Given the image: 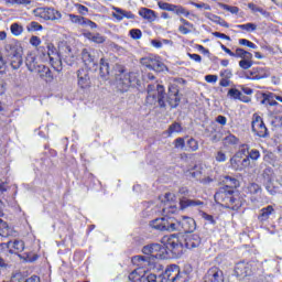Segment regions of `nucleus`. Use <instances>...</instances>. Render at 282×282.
<instances>
[{
    "label": "nucleus",
    "mask_w": 282,
    "mask_h": 282,
    "mask_svg": "<svg viewBox=\"0 0 282 282\" xmlns=\"http://www.w3.org/2000/svg\"><path fill=\"white\" fill-rule=\"evenodd\" d=\"M162 242L165 247H162L160 243L144 246L142 252L148 254V257L137 256L132 258V263L137 269L129 274L130 281L158 282V275L147 273V270L153 265L152 261H155V259H169V251L166 250H170L176 259L184 254V245L182 243V238H178L177 235L165 236Z\"/></svg>",
    "instance_id": "f257e3e1"
},
{
    "label": "nucleus",
    "mask_w": 282,
    "mask_h": 282,
    "mask_svg": "<svg viewBox=\"0 0 282 282\" xmlns=\"http://www.w3.org/2000/svg\"><path fill=\"white\" fill-rule=\"evenodd\" d=\"M47 58L56 72H61V69H63V61L69 66L74 65V63L78 61V56H76L74 51H72V46L67 44L61 46L59 53L56 51L54 45L50 44L47 46Z\"/></svg>",
    "instance_id": "f03ea898"
},
{
    "label": "nucleus",
    "mask_w": 282,
    "mask_h": 282,
    "mask_svg": "<svg viewBox=\"0 0 282 282\" xmlns=\"http://www.w3.org/2000/svg\"><path fill=\"white\" fill-rule=\"evenodd\" d=\"M216 204H220L230 210H239L241 208V200L235 195V192L228 187H221L214 196Z\"/></svg>",
    "instance_id": "7ed1b4c3"
},
{
    "label": "nucleus",
    "mask_w": 282,
    "mask_h": 282,
    "mask_svg": "<svg viewBox=\"0 0 282 282\" xmlns=\"http://www.w3.org/2000/svg\"><path fill=\"white\" fill-rule=\"evenodd\" d=\"M4 52L12 69H19L23 65V47L18 41L4 45Z\"/></svg>",
    "instance_id": "20e7f679"
},
{
    "label": "nucleus",
    "mask_w": 282,
    "mask_h": 282,
    "mask_svg": "<svg viewBox=\"0 0 282 282\" xmlns=\"http://www.w3.org/2000/svg\"><path fill=\"white\" fill-rule=\"evenodd\" d=\"M145 102L151 107H153V105H159L161 108L166 107V101H164V86L148 85V96Z\"/></svg>",
    "instance_id": "39448f33"
},
{
    "label": "nucleus",
    "mask_w": 282,
    "mask_h": 282,
    "mask_svg": "<svg viewBox=\"0 0 282 282\" xmlns=\"http://www.w3.org/2000/svg\"><path fill=\"white\" fill-rule=\"evenodd\" d=\"M174 224L176 225L174 227V232L176 230L178 232H195L197 228V223H195V219L188 216H182L181 218L174 217Z\"/></svg>",
    "instance_id": "423d86ee"
},
{
    "label": "nucleus",
    "mask_w": 282,
    "mask_h": 282,
    "mask_svg": "<svg viewBox=\"0 0 282 282\" xmlns=\"http://www.w3.org/2000/svg\"><path fill=\"white\" fill-rule=\"evenodd\" d=\"M151 228L154 230H166L167 232H174V228L177 226L174 224V217L165 216L162 218H156L150 223Z\"/></svg>",
    "instance_id": "0eeeda50"
},
{
    "label": "nucleus",
    "mask_w": 282,
    "mask_h": 282,
    "mask_svg": "<svg viewBox=\"0 0 282 282\" xmlns=\"http://www.w3.org/2000/svg\"><path fill=\"white\" fill-rule=\"evenodd\" d=\"M33 14L44 21H61L63 19L61 11L52 8H37L33 11Z\"/></svg>",
    "instance_id": "6e6552de"
},
{
    "label": "nucleus",
    "mask_w": 282,
    "mask_h": 282,
    "mask_svg": "<svg viewBox=\"0 0 282 282\" xmlns=\"http://www.w3.org/2000/svg\"><path fill=\"white\" fill-rule=\"evenodd\" d=\"M140 63L143 67H147V69H152V72H166V65L155 56L142 57Z\"/></svg>",
    "instance_id": "1a4fd4ad"
},
{
    "label": "nucleus",
    "mask_w": 282,
    "mask_h": 282,
    "mask_svg": "<svg viewBox=\"0 0 282 282\" xmlns=\"http://www.w3.org/2000/svg\"><path fill=\"white\" fill-rule=\"evenodd\" d=\"M161 282H182V272L180 271V265L170 264L165 269Z\"/></svg>",
    "instance_id": "9d476101"
},
{
    "label": "nucleus",
    "mask_w": 282,
    "mask_h": 282,
    "mask_svg": "<svg viewBox=\"0 0 282 282\" xmlns=\"http://www.w3.org/2000/svg\"><path fill=\"white\" fill-rule=\"evenodd\" d=\"M163 204V213L165 215H175L180 210L177 208V196L171 192L164 195Z\"/></svg>",
    "instance_id": "9b49d317"
},
{
    "label": "nucleus",
    "mask_w": 282,
    "mask_h": 282,
    "mask_svg": "<svg viewBox=\"0 0 282 282\" xmlns=\"http://www.w3.org/2000/svg\"><path fill=\"white\" fill-rule=\"evenodd\" d=\"M158 6L160 10H165L166 12H173L174 14H176V17H182V15L186 18L191 17V12L182 6H176L169 2H158Z\"/></svg>",
    "instance_id": "f8f14e48"
},
{
    "label": "nucleus",
    "mask_w": 282,
    "mask_h": 282,
    "mask_svg": "<svg viewBox=\"0 0 282 282\" xmlns=\"http://www.w3.org/2000/svg\"><path fill=\"white\" fill-rule=\"evenodd\" d=\"M252 131L258 135V138H268V135H270L268 127H265V123L263 122V118L259 115H253Z\"/></svg>",
    "instance_id": "ddd939ff"
},
{
    "label": "nucleus",
    "mask_w": 282,
    "mask_h": 282,
    "mask_svg": "<svg viewBox=\"0 0 282 282\" xmlns=\"http://www.w3.org/2000/svg\"><path fill=\"white\" fill-rule=\"evenodd\" d=\"M182 97H180V88L176 85H170L167 91L166 102L170 105L172 109L180 107V102Z\"/></svg>",
    "instance_id": "4468645a"
},
{
    "label": "nucleus",
    "mask_w": 282,
    "mask_h": 282,
    "mask_svg": "<svg viewBox=\"0 0 282 282\" xmlns=\"http://www.w3.org/2000/svg\"><path fill=\"white\" fill-rule=\"evenodd\" d=\"M236 58H240L238 63L240 69L248 70L254 65V61H252V53L243 48L240 50V53H238V56H236Z\"/></svg>",
    "instance_id": "2eb2a0df"
},
{
    "label": "nucleus",
    "mask_w": 282,
    "mask_h": 282,
    "mask_svg": "<svg viewBox=\"0 0 282 282\" xmlns=\"http://www.w3.org/2000/svg\"><path fill=\"white\" fill-rule=\"evenodd\" d=\"M77 85L79 89H89L91 87V78L87 68L77 70Z\"/></svg>",
    "instance_id": "dca6fc26"
},
{
    "label": "nucleus",
    "mask_w": 282,
    "mask_h": 282,
    "mask_svg": "<svg viewBox=\"0 0 282 282\" xmlns=\"http://www.w3.org/2000/svg\"><path fill=\"white\" fill-rule=\"evenodd\" d=\"M268 77H270V70L263 67H254L246 73V78L248 80H261Z\"/></svg>",
    "instance_id": "f3484780"
},
{
    "label": "nucleus",
    "mask_w": 282,
    "mask_h": 282,
    "mask_svg": "<svg viewBox=\"0 0 282 282\" xmlns=\"http://www.w3.org/2000/svg\"><path fill=\"white\" fill-rule=\"evenodd\" d=\"M69 21L72 23H75L76 25H82L83 28H90V30H96V28H98V24H96L94 21L85 18V17H80V15H76V14H67Z\"/></svg>",
    "instance_id": "a211bd4d"
},
{
    "label": "nucleus",
    "mask_w": 282,
    "mask_h": 282,
    "mask_svg": "<svg viewBox=\"0 0 282 282\" xmlns=\"http://www.w3.org/2000/svg\"><path fill=\"white\" fill-rule=\"evenodd\" d=\"M229 162L232 171H246L250 166V159H242L239 155H234Z\"/></svg>",
    "instance_id": "6ab92c4d"
},
{
    "label": "nucleus",
    "mask_w": 282,
    "mask_h": 282,
    "mask_svg": "<svg viewBox=\"0 0 282 282\" xmlns=\"http://www.w3.org/2000/svg\"><path fill=\"white\" fill-rule=\"evenodd\" d=\"M205 282H224V271L217 267L210 268L205 275Z\"/></svg>",
    "instance_id": "aec40b11"
},
{
    "label": "nucleus",
    "mask_w": 282,
    "mask_h": 282,
    "mask_svg": "<svg viewBox=\"0 0 282 282\" xmlns=\"http://www.w3.org/2000/svg\"><path fill=\"white\" fill-rule=\"evenodd\" d=\"M206 206V203L199 200V199H191L186 197L180 198V209L186 210V208H204Z\"/></svg>",
    "instance_id": "412c9836"
},
{
    "label": "nucleus",
    "mask_w": 282,
    "mask_h": 282,
    "mask_svg": "<svg viewBox=\"0 0 282 282\" xmlns=\"http://www.w3.org/2000/svg\"><path fill=\"white\" fill-rule=\"evenodd\" d=\"M235 274L238 279H246V276H250V274H252V265L246 262L237 263Z\"/></svg>",
    "instance_id": "4be33fe9"
},
{
    "label": "nucleus",
    "mask_w": 282,
    "mask_h": 282,
    "mask_svg": "<svg viewBox=\"0 0 282 282\" xmlns=\"http://www.w3.org/2000/svg\"><path fill=\"white\" fill-rule=\"evenodd\" d=\"M0 217H3V202L0 200ZM14 229L8 226L3 219L0 218V237H12Z\"/></svg>",
    "instance_id": "5701e85b"
},
{
    "label": "nucleus",
    "mask_w": 282,
    "mask_h": 282,
    "mask_svg": "<svg viewBox=\"0 0 282 282\" xmlns=\"http://www.w3.org/2000/svg\"><path fill=\"white\" fill-rule=\"evenodd\" d=\"M228 98H231V100H240V102H251L252 98L243 95L239 89L237 88H230L227 93Z\"/></svg>",
    "instance_id": "b1692460"
},
{
    "label": "nucleus",
    "mask_w": 282,
    "mask_h": 282,
    "mask_svg": "<svg viewBox=\"0 0 282 282\" xmlns=\"http://www.w3.org/2000/svg\"><path fill=\"white\" fill-rule=\"evenodd\" d=\"M185 246L188 250H195V248H199V246H202V237L196 234L186 236Z\"/></svg>",
    "instance_id": "393cba45"
},
{
    "label": "nucleus",
    "mask_w": 282,
    "mask_h": 282,
    "mask_svg": "<svg viewBox=\"0 0 282 282\" xmlns=\"http://www.w3.org/2000/svg\"><path fill=\"white\" fill-rule=\"evenodd\" d=\"M274 213V206L268 205L267 207L260 209L258 215V221H260V224H265L267 221H270V217H272Z\"/></svg>",
    "instance_id": "a878e982"
},
{
    "label": "nucleus",
    "mask_w": 282,
    "mask_h": 282,
    "mask_svg": "<svg viewBox=\"0 0 282 282\" xmlns=\"http://www.w3.org/2000/svg\"><path fill=\"white\" fill-rule=\"evenodd\" d=\"M39 74L40 78L45 80L46 83H52L54 80V76H52V70H50V67L45 65H39L36 67V70H34Z\"/></svg>",
    "instance_id": "bb28decb"
},
{
    "label": "nucleus",
    "mask_w": 282,
    "mask_h": 282,
    "mask_svg": "<svg viewBox=\"0 0 282 282\" xmlns=\"http://www.w3.org/2000/svg\"><path fill=\"white\" fill-rule=\"evenodd\" d=\"M139 14L142 17V19H144L149 23H153V21L158 19V14H155V11L147 8L140 9Z\"/></svg>",
    "instance_id": "cd10ccee"
},
{
    "label": "nucleus",
    "mask_w": 282,
    "mask_h": 282,
    "mask_svg": "<svg viewBox=\"0 0 282 282\" xmlns=\"http://www.w3.org/2000/svg\"><path fill=\"white\" fill-rule=\"evenodd\" d=\"M25 65L29 72H36V68L40 65L39 62L36 61V55L29 53L26 55Z\"/></svg>",
    "instance_id": "c85d7f7f"
},
{
    "label": "nucleus",
    "mask_w": 282,
    "mask_h": 282,
    "mask_svg": "<svg viewBox=\"0 0 282 282\" xmlns=\"http://www.w3.org/2000/svg\"><path fill=\"white\" fill-rule=\"evenodd\" d=\"M262 98V105H265V102H268L270 107L279 106V102L276 101V95H274V93H263Z\"/></svg>",
    "instance_id": "c756f323"
},
{
    "label": "nucleus",
    "mask_w": 282,
    "mask_h": 282,
    "mask_svg": "<svg viewBox=\"0 0 282 282\" xmlns=\"http://www.w3.org/2000/svg\"><path fill=\"white\" fill-rule=\"evenodd\" d=\"M249 10H251L252 14H257V12H259L264 19H270V12H268V10L250 2L247 4Z\"/></svg>",
    "instance_id": "7c9ffc66"
},
{
    "label": "nucleus",
    "mask_w": 282,
    "mask_h": 282,
    "mask_svg": "<svg viewBox=\"0 0 282 282\" xmlns=\"http://www.w3.org/2000/svg\"><path fill=\"white\" fill-rule=\"evenodd\" d=\"M95 54H96V51H94V50H91V51H89L87 48L83 50L82 58H83L85 65H90V63H94Z\"/></svg>",
    "instance_id": "2f4dec72"
},
{
    "label": "nucleus",
    "mask_w": 282,
    "mask_h": 282,
    "mask_svg": "<svg viewBox=\"0 0 282 282\" xmlns=\"http://www.w3.org/2000/svg\"><path fill=\"white\" fill-rule=\"evenodd\" d=\"M84 36L86 39H88V41H91L93 43H105L106 39L105 36H102V34L100 33H91V32H87L84 34Z\"/></svg>",
    "instance_id": "473e14b6"
},
{
    "label": "nucleus",
    "mask_w": 282,
    "mask_h": 282,
    "mask_svg": "<svg viewBox=\"0 0 282 282\" xmlns=\"http://www.w3.org/2000/svg\"><path fill=\"white\" fill-rule=\"evenodd\" d=\"M117 83L122 89H127L128 87H131V80L124 73H121L120 75H118Z\"/></svg>",
    "instance_id": "72a5a7b5"
},
{
    "label": "nucleus",
    "mask_w": 282,
    "mask_h": 282,
    "mask_svg": "<svg viewBox=\"0 0 282 282\" xmlns=\"http://www.w3.org/2000/svg\"><path fill=\"white\" fill-rule=\"evenodd\" d=\"M182 131H183L182 124H180L178 122H174L169 127L165 133L167 138H171V135H173L174 133H182Z\"/></svg>",
    "instance_id": "f704fd0d"
},
{
    "label": "nucleus",
    "mask_w": 282,
    "mask_h": 282,
    "mask_svg": "<svg viewBox=\"0 0 282 282\" xmlns=\"http://www.w3.org/2000/svg\"><path fill=\"white\" fill-rule=\"evenodd\" d=\"M271 126L274 129H282V116L281 115H272L270 119Z\"/></svg>",
    "instance_id": "c9c22d12"
},
{
    "label": "nucleus",
    "mask_w": 282,
    "mask_h": 282,
    "mask_svg": "<svg viewBox=\"0 0 282 282\" xmlns=\"http://www.w3.org/2000/svg\"><path fill=\"white\" fill-rule=\"evenodd\" d=\"M10 30H11V34H13V36H21V34H23V32H24L23 25L17 23V22L11 24Z\"/></svg>",
    "instance_id": "e433bc0d"
},
{
    "label": "nucleus",
    "mask_w": 282,
    "mask_h": 282,
    "mask_svg": "<svg viewBox=\"0 0 282 282\" xmlns=\"http://www.w3.org/2000/svg\"><path fill=\"white\" fill-rule=\"evenodd\" d=\"M15 251L14 252H23L25 250V243L22 240H14L13 242H8Z\"/></svg>",
    "instance_id": "4c0bfd02"
},
{
    "label": "nucleus",
    "mask_w": 282,
    "mask_h": 282,
    "mask_svg": "<svg viewBox=\"0 0 282 282\" xmlns=\"http://www.w3.org/2000/svg\"><path fill=\"white\" fill-rule=\"evenodd\" d=\"M238 30H245V32H254L257 30V24L254 23H246L236 25Z\"/></svg>",
    "instance_id": "58836bf2"
},
{
    "label": "nucleus",
    "mask_w": 282,
    "mask_h": 282,
    "mask_svg": "<svg viewBox=\"0 0 282 282\" xmlns=\"http://www.w3.org/2000/svg\"><path fill=\"white\" fill-rule=\"evenodd\" d=\"M112 10L115 11L112 13L113 19L117 21H122L124 19V9L113 7Z\"/></svg>",
    "instance_id": "ea45409f"
},
{
    "label": "nucleus",
    "mask_w": 282,
    "mask_h": 282,
    "mask_svg": "<svg viewBox=\"0 0 282 282\" xmlns=\"http://www.w3.org/2000/svg\"><path fill=\"white\" fill-rule=\"evenodd\" d=\"M247 191L250 195H259L261 193V186H259V184L251 183L247 186Z\"/></svg>",
    "instance_id": "a19ab883"
},
{
    "label": "nucleus",
    "mask_w": 282,
    "mask_h": 282,
    "mask_svg": "<svg viewBox=\"0 0 282 282\" xmlns=\"http://www.w3.org/2000/svg\"><path fill=\"white\" fill-rule=\"evenodd\" d=\"M250 153V145L248 144H243L241 145V148L239 149V151L235 154V155H238V158H248Z\"/></svg>",
    "instance_id": "79ce46f5"
},
{
    "label": "nucleus",
    "mask_w": 282,
    "mask_h": 282,
    "mask_svg": "<svg viewBox=\"0 0 282 282\" xmlns=\"http://www.w3.org/2000/svg\"><path fill=\"white\" fill-rule=\"evenodd\" d=\"M219 8L223 10H226L227 12H230L231 14H239V7H231L228 4H224L221 2L218 3Z\"/></svg>",
    "instance_id": "37998d69"
},
{
    "label": "nucleus",
    "mask_w": 282,
    "mask_h": 282,
    "mask_svg": "<svg viewBox=\"0 0 282 282\" xmlns=\"http://www.w3.org/2000/svg\"><path fill=\"white\" fill-rule=\"evenodd\" d=\"M28 32H41L43 30V25H41L39 22H31L29 25H26Z\"/></svg>",
    "instance_id": "c03bdc74"
},
{
    "label": "nucleus",
    "mask_w": 282,
    "mask_h": 282,
    "mask_svg": "<svg viewBox=\"0 0 282 282\" xmlns=\"http://www.w3.org/2000/svg\"><path fill=\"white\" fill-rule=\"evenodd\" d=\"M221 50L225 51L226 54H228V56H231L232 58H237V56L239 55V53L241 52V48H236L234 52L226 47V45L221 44Z\"/></svg>",
    "instance_id": "a18cd8bd"
},
{
    "label": "nucleus",
    "mask_w": 282,
    "mask_h": 282,
    "mask_svg": "<svg viewBox=\"0 0 282 282\" xmlns=\"http://www.w3.org/2000/svg\"><path fill=\"white\" fill-rule=\"evenodd\" d=\"M129 35L134 41H140V39H142V31L140 29H132L129 31Z\"/></svg>",
    "instance_id": "49530a36"
},
{
    "label": "nucleus",
    "mask_w": 282,
    "mask_h": 282,
    "mask_svg": "<svg viewBox=\"0 0 282 282\" xmlns=\"http://www.w3.org/2000/svg\"><path fill=\"white\" fill-rule=\"evenodd\" d=\"M110 48L112 52H117V54H120L121 56L127 54V50H124V47H122L116 43H111Z\"/></svg>",
    "instance_id": "de8ad7c7"
},
{
    "label": "nucleus",
    "mask_w": 282,
    "mask_h": 282,
    "mask_svg": "<svg viewBox=\"0 0 282 282\" xmlns=\"http://www.w3.org/2000/svg\"><path fill=\"white\" fill-rule=\"evenodd\" d=\"M187 147H188V151H197L199 149V143L197 142V140L191 138L187 141Z\"/></svg>",
    "instance_id": "09e8293b"
},
{
    "label": "nucleus",
    "mask_w": 282,
    "mask_h": 282,
    "mask_svg": "<svg viewBox=\"0 0 282 282\" xmlns=\"http://www.w3.org/2000/svg\"><path fill=\"white\" fill-rule=\"evenodd\" d=\"M248 158V160H253L257 161L259 160V158H261V152H259V150H251L249 151V155L245 156Z\"/></svg>",
    "instance_id": "8fccbe9b"
},
{
    "label": "nucleus",
    "mask_w": 282,
    "mask_h": 282,
    "mask_svg": "<svg viewBox=\"0 0 282 282\" xmlns=\"http://www.w3.org/2000/svg\"><path fill=\"white\" fill-rule=\"evenodd\" d=\"M239 45H245L246 47H250V50H257V44L250 42V40L247 39H240Z\"/></svg>",
    "instance_id": "3c124183"
},
{
    "label": "nucleus",
    "mask_w": 282,
    "mask_h": 282,
    "mask_svg": "<svg viewBox=\"0 0 282 282\" xmlns=\"http://www.w3.org/2000/svg\"><path fill=\"white\" fill-rule=\"evenodd\" d=\"M11 282H25V278H23V274L17 272L12 274Z\"/></svg>",
    "instance_id": "603ef678"
},
{
    "label": "nucleus",
    "mask_w": 282,
    "mask_h": 282,
    "mask_svg": "<svg viewBox=\"0 0 282 282\" xmlns=\"http://www.w3.org/2000/svg\"><path fill=\"white\" fill-rule=\"evenodd\" d=\"M175 149H184L186 147V142L184 141V138H177L174 141Z\"/></svg>",
    "instance_id": "864d4df0"
},
{
    "label": "nucleus",
    "mask_w": 282,
    "mask_h": 282,
    "mask_svg": "<svg viewBox=\"0 0 282 282\" xmlns=\"http://www.w3.org/2000/svg\"><path fill=\"white\" fill-rule=\"evenodd\" d=\"M204 17L209 21H213V23H217V21H219V15L213 14L210 12L204 13Z\"/></svg>",
    "instance_id": "5fc2aeb1"
},
{
    "label": "nucleus",
    "mask_w": 282,
    "mask_h": 282,
    "mask_svg": "<svg viewBox=\"0 0 282 282\" xmlns=\"http://www.w3.org/2000/svg\"><path fill=\"white\" fill-rule=\"evenodd\" d=\"M8 69V65L6 64V61L3 59V55L0 53V74H6V70Z\"/></svg>",
    "instance_id": "6e6d98bb"
},
{
    "label": "nucleus",
    "mask_w": 282,
    "mask_h": 282,
    "mask_svg": "<svg viewBox=\"0 0 282 282\" xmlns=\"http://www.w3.org/2000/svg\"><path fill=\"white\" fill-rule=\"evenodd\" d=\"M226 160H228V158L226 156V153H224V151H218L216 153V161L217 162H226Z\"/></svg>",
    "instance_id": "4d7b16f0"
},
{
    "label": "nucleus",
    "mask_w": 282,
    "mask_h": 282,
    "mask_svg": "<svg viewBox=\"0 0 282 282\" xmlns=\"http://www.w3.org/2000/svg\"><path fill=\"white\" fill-rule=\"evenodd\" d=\"M225 141L227 144H237L239 142V139L237 137L229 134L228 137L225 138Z\"/></svg>",
    "instance_id": "13d9d810"
},
{
    "label": "nucleus",
    "mask_w": 282,
    "mask_h": 282,
    "mask_svg": "<svg viewBox=\"0 0 282 282\" xmlns=\"http://www.w3.org/2000/svg\"><path fill=\"white\" fill-rule=\"evenodd\" d=\"M30 43L33 45V47H39V45H41V37L33 35L30 39Z\"/></svg>",
    "instance_id": "bf43d9fd"
},
{
    "label": "nucleus",
    "mask_w": 282,
    "mask_h": 282,
    "mask_svg": "<svg viewBox=\"0 0 282 282\" xmlns=\"http://www.w3.org/2000/svg\"><path fill=\"white\" fill-rule=\"evenodd\" d=\"M77 11L79 14L85 15L89 12V9L83 4H76Z\"/></svg>",
    "instance_id": "052dcab7"
},
{
    "label": "nucleus",
    "mask_w": 282,
    "mask_h": 282,
    "mask_svg": "<svg viewBox=\"0 0 282 282\" xmlns=\"http://www.w3.org/2000/svg\"><path fill=\"white\" fill-rule=\"evenodd\" d=\"M188 58L195 63H202V55L187 53Z\"/></svg>",
    "instance_id": "680f3d73"
},
{
    "label": "nucleus",
    "mask_w": 282,
    "mask_h": 282,
    "mask_svg": "<svg viewBox=\"0 0 282 282\" xmlns=\"http://www.w3.org/2000/svg\"><path fill=\"white\" fill-rule=\"evenodd\" d=\"M220 76L227 80H229V78H232V70L230 69H225L220 73Z\"/></svg>",
    "instance_id": "e2e57ef3"
},
{
    "label": "nucleus",
    "mask_w": 282,
    "mask_h": 282,
    "mask_svg": "<svg viewBox=\"0 0 282 282\" xmlns=\"http://www.w3.org/2000/svg\"><path fill=\"white\" fill-rule=\"evenodd\" d=\"M191 30H193V28H188V26H184V25L178 26V32L181 34H191Z\"/></svg>",
    "instance_id": "0e129e2a"
},
{
    "label": "nucleus",
    "mask_w": 282,
    "mask_h": 282,
    "mask_svg": "<svg viewBox=\"0 0 282 282\" xmlns=\"http://www.w3.org/2000/svg\"><path fill=\"white\" fill-rule=\"evenodd\" d=\"M216 122H218V124H221L223 127H226L228 119L225 116L220 115L216 118Z\"/></svg>",
    "instance_id": "69168bd1"
},
{
    "label": "nucleus",
    "mask_w": 282,
    "mask_h": 282,
    "mask_svg": "<svg viewBox=\"0 0 282 282\" xmlns=\"http://www.w3.org/2000/svg\"><path fill=\"white\" fill-rule=\"evenodd\" d=\"M226 184H229V186H237V180L230 176L225 177Z\"/></svg>",
    "instance_id": "338daca9"
},
{
    "label": "nucleus",
    "mask_w": 282,
    "mask_h": 282,
    "mask_svg": "<svg viewBox=\"0 0 282 282\" xmlns=\"http://www.w3.org/2000/svg\"><path fill=\"white\" fill-rule=\"evenodd\" d=\"M217 75H207L205 76L206 83H217Z\"/></svg>",
    "instance_id": "774afa93"
}]
</instances>
